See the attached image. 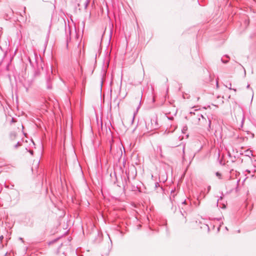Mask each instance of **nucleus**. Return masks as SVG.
Instances as JSON below:
<instances>
[{"label":"nucleus","instance_id":"1","mask_svg":"<svg viewBox=\"0 0 256 256\" xmlns=\"http://www.w3.org/2000/svg\"><path fill=\"white\" fill-rule=\"evenodd\" d=\"M195 112H190L191 120L194 124H200V119L202 118V114L200 113L198 110H195Z\"/></svg>","mask_w":256,"mask_h":256},{"label":"nucleus","instance_id":"2","mask_svg":"<svg viewBox=\"0 0 256 256\" xmlns=\"http://www.w3.org/2000/svg\"><path fill=\"white\" fill-rule=\"evenodd\" d=\"M146 127L148 130L152 131L158 128V124L156 120H151L150 122L146 124Z\"/></svg>","mask_w":256,"mask_h":256},{"label":"nucleus","instance_id":"3","mask_svg":"<svg viewBox=\"0 0 256 256\" xmlns=\"http://www.w3.org/2000/svg\"><path fill=\"white\" fill-rule=\"evenodd\" d=\"M211 123V120L210 119V118H208V120H207L206 118L202 114V118H200V124H198L202 126H208L210 128Z\"/></svg>","mask_w":256,"mask_h":256},{"label":"nucleus","instance_id":"4","mask_svg":"<svg viewBox=\"0 0 256 256\" xmlns=\"http://www.w3.org/2000/svg\"><path fill=\"white\" fill-rule=\"evenodd\" d=\"M79 7L86 8L88 4V0H76Z\"/></svg>","mask_w":256,"mask_h":256},{"label":"nucleus","instance_id":"5","mask_svg":"<svg viewBox=\"0 0 256 256\" xmlns=\"http://www.w3.org/2000/svg\"><path fill=\"white\" fill-rule=\"evenodd\" d=\"M226 86L230 90H233L234 92H236V89L235 88H232V84L231 83H228V84L226 85Z\"/></svg>","mask_w":256,"mask_h":256},{"label":"nucleus","instance_id":"6","mask_svg":"<svg viewBox=\"0 0 256 256\" xmlns=\"http://www.w3.org/2000/svg\"><path fill=\"white\" fill-rule=\"evenodd\" d=\"M188 130V126H184L183 128H182V133L184 134L186 133V132Z\"/></svg>","mask_w":256,"mask_h":256},{"label":"nucleus","instance_id":"7","mask_svg":"<svg viewBox=\"0 0 256 256\" xmlns=\"http://www.w3.org/2000/svg\"><path fill=\"white\" fill-rule=\"evenodd\" d=\"M138 108H139V107H138L137 108L136 110L134 112L133 116H132V120H134V117H135L136 115V114L138 112Z\"/></svg>","mask_w":256,"mask_h":256},{"label":"nucleus","instance_id":"8","mask_svg":"<svg viewBox=\"0 0 256 256\" xmlns=\"http://www.w3.org/2000/svg\"><path fill=\"white\" fill-rule=\"evenodd\" d=\"M246 152V156H252V151L247 150Z\"/></svg>","mask_w":256,"mask_h":256},{"label":"nucleus","instance_id":"9","mask_svg":"<svg viewBox=\"0 0 256 256\" xmlns=\"http://www.w3.org/2000/svg\"><path fill=\"white\" fill-rule=\"evenodd\" d=\"M216 174L220 179L221 178V174L220 172H216Z\"/></svg>","mask_w":256,"mask_h":256},{"label":"nucleus","instance_id":"10","mask_svg":"<svg viewBox=\"0 0 256 256\" xmlns=\"http://www.w3.org/2000/svg\"><path fill=\"white\" fill-rule=\"evenodd\" d=\"M47 88L48 89H51L52 88V86L51 84L48 83Z\"/></svg>","mask_w":256,"mask_h":256},{"label":"nucleus","instance_id":"11","mask_svg":"<svg viewBox=\"0 0 256 256\" xmlns=\"http://www.w3.org/2000/svg\"><path fill=\"white\" fill-rule=\"evenodd\" d=\"M20 144L19 142H18L16 145H15V148H18V146H20Z\"/></svg>","mask_w":256,"mask_h":256},{"label":"nucleus","instance_id":"12","mask_svg":"<svg viewBox=\"0 0 256 256\" xmlns=\"http://www.w3.org/2000/svg\"><path fill=\"white\" fill-rule=\"evenodd\" d=\"M159 148H160V156H162V148L160 146H159Z\"/></svg>","mask_w":256,"mask_h":256},{"label":"nucleus","instance_id":"13","mask_svg":"<svg viewBox=\"0 0 256 256\" xmlns=\"http://www.w3.org/2000/svg\"><path fill=\"white\" fill-rule=\"evenodd\" d=\"M3 238H4L3 236H0V241H2Z\"/></svg>","mask_w":256,"mask_h":256},{"label":"nucleus","instance_id":"14","mask_svg":"<svg viewBox=\"0 0 256 256\" xmlns=\"http://www.w3.org/2000/svg\"><path fill=\"white\" fill-rule=\"evenodd\" d=\"M186 204V200H184V202H182V204Z\"/></svg>","mask_w":256,"mask_h":256},{"label":"nucleus","instance_id":"15","mask_svg":"<svg viewBox=\"0 0 256 256\" xmlns=\"http://www.w3.org/2000/svg\"><path fill=\"white\" fill-rule=\"evenodd\" d=\"M158 185V182H156V187Z\"/></svg>","mask_w":256,"mask_h":256},{"label":"nucleus","instance_id":"16","mask_svg":"<svg viewBox=\"0 0 256 256\" xmlns=\"http://www.w3.org/2000/svg\"><path fill=\"white\" fill-rule=\"evenodd\" d=\"M210 186H209L208 187V190H210Z\"/></svg>","mask_w":256,"mask_h":256}]
</instances>
